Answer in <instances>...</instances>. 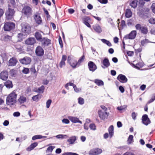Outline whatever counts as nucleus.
<instances>
[{"label": "nucleus", "instance_id": "nucleus-1", "mask_svg": "<svg viewBox=\"0 0 155 155\" xmlns=\"http://www.w3.org/2000/svg\"><path fill=\"white\" fill-rule=\"evenodd\" d=\"M17 95L15 92L10 94L6 98V104L8 105H13L16 102Z\"/></svg>", "mask_w": 155, "mask_h": 155}, {"label": "nucleus", "instance_id": "nucleus-2", "mask_svg": "<svg viewBox=\"0 0 155 155\" xmlns=\"http://www.w3.org/2000/svg\"><path fill=\"white\" fill-rule=\"evenodd\" d=\"M33 11L31 8L28 5H24L21 11V13L28 17L32 15Z\"/></svg>", "mask_w": 155, "mask_h": 155}, {"label": "nucleus", "instance_id": "nucleus-3", "mask_svg": "<svg viewBox=\"0 0 155 155\" xmlns=\"http://www.w3.org/2000/svg\"><path fill=\"white\" fill-rule=\"evenodd\" d=\"M10 7L11 6L8 5V9L5 13L6 18L8 20L13 19L14 15L15 13L14 9L11 8Z\"/></svg>", "mask_w": 155, "mask_h": 155}, {"label": "nucleus", "instance_id": "nucleus-4", "mask_svg": "<svg viewBox=\"0 0 155 155\" xmlns=\"http://www.w3.org/2000/svg\"><path fill=\"white\" fill-rule=\"evenodd\" d=\"M136 29L140 31L141 33L146 35L148 32L147 27L146 26H142L140 24H137L135 25Z\"/></svg>", "mask_w": 155, "mask_h": 155}, {"label": "nucleus", "instance_id": "nucleus-5", "mask_svg": "<svg viewBox=\"0 0 155 155\" xmlns=\"http://www.w3.org/2000/svg\"><path fill=\"white\" fill-rule=\"evenodd\" d=\"M68 62L73 69L79 66L77 61L73 59L71 56H68L67 59Z\"/></svg>", "mask_w": 155, "mask_h": 155}, {"label": "nucleus", "instance_id": "nucleus-6", "mask_svg": "<svg viewBox=\"0 0 155 155\" xmlns=\"http://www.w3.org/2000/svg\"><path fill=\"white\" fill-rule=\"evenodd\" d=\"M137 35V31L135 30L132 31L129 34L126 35L124 37L125 40L134 39Z\"/></svg>", "mask_w": 155, "mask_h": 155}, {"label": "nucleus", "instance_id": "nucleus-7", "mask_svg": "<svg viewBox=\"0 0 155 155\" xmlns=\"http://www.w3.org/2000/svg\"><path fill=\"white\" fill-rule=\"evenodd\" d=\"M15 27V24L12 22H7L5 23L4 28L5 31H9Z\"/></svg>", "mask_w": 155, "mask_h": 155}, {"label": "nucleus", "instance_id": "nucleus-8", "mask_svg": "<svg viewBox=\"0 0 155 155\" xmlns=\"http://www.w3.org/2000/svg\"><path fill=\"white\" fill-rule=\"evenodd\" d=\"M36 55L38 57H41L44 54V51L43 48L40 46H38L35 49Z\"/></svg>", "mask_w": 155, "mask_h": 155}, {"label": "nucleus", "instance_id": "nucleus-9", "mask_svg": "<svg viewBox=\"0 0 155 155\" xmlns=\"http://www.w3.org/2000/svg\"><path fill=\"white\" fill-rule=\"evenodd\" d=\"M102 64L101 67L104 69L107 68L110 65V63L108 59L105 57L104 59L101 61Z\"/></svg>", "mask_w": 155, "mask_h": 155}, {"label": "nucleus", "instance_id": "nucleus-10", "mask_svg": "<svg viewBox=\"0 0 155 155\" xmlns=\"http://www.w3.org/2000/svg\"><path fill=\"white\" fill-rule=\"evenodd\" d=\"M102 152L101 149L99 148L92 149L89 152V155H98L101 154Z\"/></svg>", "mask_w": 155, "mask_h": 155}, {"label": "nucleus", "instance_id": "nucleus-11", "mask_svg": "<svg viewBox=\"0 0 155 155\" xmlns=\"http://www.w3.org/2000/svg\"><path fill=\"white\" fill-rule=\"evenodd\" d=\"M141 119L142 123L146 126L148 125L151 123L147 114L143 115Z\"/></svg>", "mask_w": 155, "mask_h": 155}, {"label": "nucleus", "instance_id": "nucleus-12", "mask_svg": "<svg viewBox=\"0 0 155 155\" xmlns=\"http://www.w3.org/2000/svg\"><path fill=\"white\" fill-rule=\"evenodd\" d=\"M88 66L89 70L92 72L94 71L97 69V67L95 64L92 61L88 62Z\"/></svg>", "mask_w": 155, "mask_h": 155}, {"label": "nucleus", "instance_id": "nucleus-13", "mask_svg": "<svg viewBox=\"0 0 155 155\" xmlns=\"http://www.w3.org/2000/svg\"><path fill=\"white\" fill-rule=\"evenodd\" d=\"M19 61L21 63L27 65L30 63L31 60L30 57H25L23 58L20 59Z\"/></svg>", "mask_w": 155, "mask_h": 155}, {"label": "nucleus", "instance_id": "nucleus-14", "mask_svg": "<svg viewBox=\"0 0 155 155\" xmlns=\"http://www.w3.org/2000/svg\"><path fill=\"white\" fill-rule=\"evenodd\" d=\"M117 79L122 83H125L127 81V79L125 76L122 74H119L117 76Z\"/></svg>", "mask_w": 155, "mask_h": 155}, {"label": "nucleus", "instance_id": "nucleus-15", "mask_svg": "<svg viewBox=\"0 0 155 155\" xmlns=\"http://www.w3.org/2000/svg\"><path fill=\"white\" fill-rule=\"evenodd\" d=\"M8 77V73L6 71H4L0 74V78L3 80H6Z\"/></svg>", "mask_w": 155, "mask_h": 155}, {"label": "nucleus", "instance_id": "nucleus-16", "mask_svg": "<svg viewBox=\"0 0 155 155\" xmlns=\"http://www.w3.org/2000/svg\"><path fill=\"white\" fill-rule=\"evenodd\" d=\"M41 33H42L43 32L41 31H36L35 34V36L38 41H42L43 38H42V36L41 34Z\"/></svg>", "mask_w": 155, "mask_h": 155}, {"label": "nucleus", "instance_id": "nucleus-17", "mask_svg": "<svg viewBox=\"0 0 155 155\" xmlns=\"http://www.w3.org/2000/svg\"><path fill=\"white\" fill-rule=\"evenodd\" d=\"M68 118L71 122L73 123H79L81 124H82V122L79 120L78 118L76 117L69 116Z\"/></svg>", "mask_w": 155, "mask_h": 155}, {"label": "nucleus", "instance_id": "nucleus-18", "mask_svg": "<svg viewBox=\"0 0 155 155\" xmlns=\"http://www.w3.org/2000/svg\"><path fill=\"white\" fill-rule=\"evenodd\" d=\"M17 62V60L16 58L12 57L10 58L8 61V65L9 66H15Z\"/></svg>", "mask_w": 155, "mask_h": 155}, {"label": "nucleus", "instance_id": "nucleus-19", "mask_svg": "<svg viewBox=\"0 0 155 155\" xmlns=\"http://www.w3.org/2000/svg\"><path fill=\"white\" fill-rule=\"evenodd\" d=\"M35 39L34 38H30L25 41V43L28 45H32L35 43Z\"/></svg>", "mask_w": 155, "mask_h": 155}, {"label": "nucleus", "instance_id": "nucleus-20", "mask_svg": "<svg viewBox=\"0 0 155 155\" xmlns=\"http://www.w3.org/2000/svg\"><path fill=\"white\" fill-rule=\"evenodd\" d=\"M98 114L100 118L102 119H104L108 116V113L107 112H104L101 111H99Z\"/></svg>", "mask_w": 155, "mask_h": 155}, {"label": "nucleus", "instance_id": "nucleus-21", "mask_svg": "<svg viewBox=\"0 0 155 155\" xmlns=\"http://www.w3.org/2000/svg\"><path fill=\"white\" fill-rule=\"evenodd\" d=\"M83 23L88 28H91V26L89 23V21H90L91 19L88 17H87L84 18L83 19Z\"/></svg>", "mask_w": 155, "mask_h": 155}, {"label": "nucleus", "instance_id": "nucleus-22", "mask_svg": "<svg viewBox=\"0 0 155 155\" xmlns=\"http://www.w3.org/2000/svg\"><path fill=\"white\" fill-rule=\"evenodd\" d=\"M27 98L25 96L23 95H21L19 97L18 101L21 104L25 102Z\"/></svg>", "mask_w": 155, "mask_h": 155}, {"label": "nucleus", "instance_id": "nucleus-23", "mask_svg": "<svg viewBox=\"0 0 155 155\" xmlns=\"http://www.w3.org/2000/svg\"><path fill=\"white\" fill-rule=\"evenodd\" d=\"M131 65L132 67L135 68L137 69H140V68H142L143 66V64L142 62L138 63L136 64L131 63Z\"/></svg>", "mask_w": 155, "mask_h": 155}, {"label": "nucleus", "instance_id": "nucleus-24", "mask_svg": "<svg viewBox=\"0 0 155 155\" xmlns=\"http://www.w3.org/2000/svg\"><path fill=\"white\" fill-rule=\"evenodd\" d=\"M67 59V56L66 55H62L61 60L59 63V66L61 68L63 66H64L65 65V61Z\"/></svg>", "mask_w": 155, "mask_h": 155}, {"label": "nucleus", "instance_id": "nucleus-25", "mask_svg": "<svg viewBox=\"0 0 155 155\" xmlns=\"http://www.w3.org/2000/svg\"><path fill=\"white\" fill-rule=\"evenodd\" d=\"M23 31L25 33L29 34L30 32L31 28L29 25H26L22 28Z\"/></svg>", "mask_w": 155, "mask_h": 155}, {"label": "nucleus", "instance_id": "nucleus-26", "mask_svg": "<svg viewBox=\"0 0 155 155\" xmlns=\"http://www.w3.org/2000/svg\"><path fill=\"white\" fill-rule=\"evenodd\" d=\"M34 18L37 23L39 25L41 24L42 22V20L40 16L35 15L34 16Z\"/></svg>", "mask_w": 155, "mask_h": 155}, {"label": "nucleus", "instance_id": "nucleus-27", "mask_svg": "<svg viewBox=\"0 0 155 155\" xmlns=\"http://www.w3.org/2000/svg\"><path fill=\"white\" fill-rule=\"evenodd\" d=\"M38 145V143L37 142H34L31 143L29 147L27 148L26 150L28 151H30L33 150Z\"/></svg>", "mask_w": 155, "mask_h": 155}, {"label": "nucleus", "instance_id": "nucleus-28", "mask_svg": "<svg viewBox=\"0 0 155 155\" xmlns=\"http://www.w3.org/2000/svg\"><path fill=\"white\" fill-rule=\"evenodd\" d=\"M94 30L98 33H100L102 31V29L101 26L98 25L96 24L93 26Z\"/></svg>", "mask_w": 155, "mask_h": 155}, {"label": "nucleus", "instance_id": "nucleus-29", "mask_svg": "<svg viewBox=\"0 0 155 155\" xmlns=\"http://www.w3.org/2000/svg\"><path fill=\"white\" fill-rule=\"evenodd\" d=\"M137 0H131L130 4V5L132 8H135L137 5Z\"/></svg>", "mask_w": 155, "mask_h": 155}, {"label": "nucleus", "instance_id": "nucleus-30", "mask_svg": "<svg viewBox=\"0 0 155 155\" xmlns=\"http://www.w3.org/2000/svg\"><path fill=\"white\" fill-rule=\"evenodd\" d=\"M43 41L44 42L43 43V45L44 46H48L50 44H51V40L47 38H43Z\"/></svg>", "mask_w": 155, "mask_h": 155}, {"label": "nucleus", "instance_id": "nucleus-31", "mask_svg": "<svg viewBox=\"0 0 155 155\" xmlns=\"http://www.w3.org/2000/svg\"><path fill=\"white\" fill-rule=\"evenodd\" d=\"M132 15V12L131 10L129 9H127L125 12V16L127 18H130L131 17Z\"/></svg>", "mask_w": 155, "mask_h": 155}, {"label": "nucleus", "instance_id": "nucleus-32", "mask_svg": "<svg viewBox=\"0 0 155 155\" xmlns=\"http://www.w3.org/2000/svg\"><path fill=\"white\" fill-rule=\"evenodd\" d=\"M114 127L113 125H111L108 128V131L110 138H111L114 134Z\"/></svg>", "mask_w": 155, "mask_h": 155}, {"label": "nucleus", "instance_id": "nucleus-33", "mask_svg": "<svg viewBox=\"0 0 155 155\" xmlns=\"http://www.w3.org/2000/svg\"><path fill=\"white\" fill-rule=\"evenodd\" d=\"M76 140V137L75 136L71 137L68 140V141L70 144H73Z\"/></svg>", "mask_w": 155, "mask_h": 155}, {"label": "nucleus", "instance_id": "nucleus-34", "mask_svg": "<svg viewBox=\"0 0 155 155\" xmlns=\"http://www.w3.org/2000/svg\"><path fill=\"white\" fill-rule=\"evenodd\" d=\"M4 85L6 86L7 88H12L13 87L12 82L11 81L8 80L4 83Z\"/></svg>", "mask_w": 155, "mask_h": 155}, {"label": "nucleus", "instance_id": "nucleus-35", "mask_svg": "<svg viewBox=\"0 0 155 155\" xmlns=\"http://www.w3.org/2000/svg\"><path fill=\"white\" fill-rule=\"evenodd\" d=\"M44 89L45 87L44 86L42 85L38 88H35V91L39 93H43L44 91Z\"/></svg>", "mask_w": 155, "mask_h": 155}, {"label": "nucleus", "instance_id": "nucleus-36", "mask_svg": "<svg viewBox=\"0 0 155 155\" xmlns=\"http://www.w3.org/2000/svg\"><path fill=\"white\" fill-rule=\"evenodd\" d=\"M101 40L103 43L106 44L108 46L111 47L112 46V44L109 41L104 39H101Z\"/></svg>", "mask_w": 155, "mask_h": 155}, {"label": "nucleus", "instance_id": "nucleus-37", "mask_svg": "<svg viewBox=\"0 0 155 155\" xmlns=\"http://www.w3.org/2000/svg\"><path fill=\"white\" fill-rule=\"evenodd\" d=\"M133 136L132 135H130L127 139V143L128 144H130L131 143L134 142Z\"/></svg>", "mask_w": 155, "mask_h": 155}, {"label": "nucleus", "instance_id": "nucleus-38", "mask_svg": "<svg viewBox=\"0 0 155 155\" xmlns=\"http://www.w3.org/2000/svg\"><path fill=\"white\" fill-rule=\"evenodd\" d=\"M94 82L98 86L103 85L104 84V82L98 79L95 80Z\"/></svg>", "mask_w": 155, "mask_h": 155}, {"label": "nucleus", "instance_id": "nucleus-39", "mask_svg": "<svg viewBox=\"0 0 155 155\" xmlns=\"http://www.w3.org/2000/svg\"><path fill=\"white\" fill-rule=\"evenodd\" d=\"M56 138L58 139H63V138H66L68 137V136L66 135H63V134H59L57 135H56L55 136Z\"/></svg>", "mask_w": 155, "mask_h": 155}, {"label": "nucleus", "instance_id": "nucleus-40", "mask_svg": "<svg viewBox=\"0 0 155 155\" xmlns=\"http://www.w3.org/2000/svg\"><path fill=\"white\" fill-rule=\"evenodd\" d=\"M40 96V95L38 94L32 97V99L34 101H38L39 99L41 98V97H40L39 98V96Z\"/></svg>", "mask_w": 155, "mask_h": 155}, {"label": "nucleus", "instance_id": "nucleus-41", "mask_svg": "<svg viewBox=\"0 0 155 155\" xmlns=\"http://www.w3.org/2000/svg\"><path fill=\"white\" fill-rule=\"evenodd\" d=\"M85 59V56L84 55L82 56L78 60V62L79 65L81 63L83 62Z\"/></svg>", "mask_w": 155, "mask_h": 155}, {"label": "nucleus", "instance_id": "nucleus-42", "mask_svg": "<svg viewBox=\"0 0 155 155\" xmlns=\"http://www.w3.org/2000/svg\"><path fill=\"white\" fill-rule=\"evenodd\" d=\"M55 147L53 146H51L48 147L46 151V152H51L53 150L54 148Z\"/></svg>", "mask_w": 155, "mask_h": 155}, {"label": "nucleus", "instance_id": "nucleus-43", "mask_svg": "<svg viewBox=\"0 0 155 155\" xmlns=\"http://www.w3.org/2000/svg\"><path fill=\"white\" fill-rule=\"evenodd\" d=\"M78 103L81 104L82 105L84 103V100L83 98L80 97L78 98Z\"/></svg>", "mask_w": 155, "mask_h": 155}, {"label": "nucleus", "instance_id": "nucleus-44", "mask_svg": "<svg viewBox=\"0 0 155 155\" xmlns=\"http://www.w3.org/2000/svg\"><path fill=\"white\" fill-rule=\"evenodd\" d=\"M148 39H145L141 41V45L142 46H143L145 44L148 43Z\"/></svg>", "mask_w": 155, "mask_h": 155}, {"label": "nucleus", "instance_id": "nucleus-45", "mask_svg": "<svg viewBox=\"0 0 155 155\" xmlns=\"http://www.w3.org/2000/svg\"><path fill=\"white\" fill-rule=\"evenodd\" d=\"M11 38V36L8 35H6L4 36V39L5 41H10Z\"/></svg>", "mask_w": 155, "mask_h": 155}, {"label": "nucleus", "instance_id": "nucleus-46", "mask_svg": "<svg viewBox=\"0 0 155 155\" xmlns=\"http://www.w3.org/2000/svg\"><path fill=\"white\" fill-rule=\"evenodd\" d=\"M89 127L91 130H95L96 129V126L94 124H91L89 125Z\"/></svg>", "mask_w": 155, "mask_h": 155}, {"label": "nucleus", "instance_id": "nucleus-47", "mask_svg": "<svg viewBox=\"0 0 155 155\" xmlns=\"http://www.w3.org/2000/svg\"><path fill=\"white\" fill-rule=\"evenodd\" d=\"M22 72L25 74H28L29 72V68H24L22 71Z\"/></svg>", "mask_w": 155, "mask_h": 155}, {"label": "nucleus", "instance_id": "nucleus-48", "mask_svg": "<svg viewBox=\"0 0 155 155\" xmlns=\"http://www.w3.org/2000/svg\"><path fill=\"white\" fill-rule=\"evenodd\" d=\"M155 100V94H153L152 96L151 99L149 100L148 102V104L150 103L153 102Z\"/></svg>", "mask_w": 155, "mask_h": 155}, {"label": "nucleus", "instance_id": "nucleus-49", "mask_svg": "<svg viewBox=\"0 0 155 155\" xmlns=\"http://www.w3.org/2000/svg\"><path fill=\"white\" fill-rule=\"evenodd\" d=\"M52 101L51 100V99H49L48 100L46 103V107L47 108H48L50 106L51 103Z\"/></svg>", "mask_w": 155, "mask_h": 155}, {"label": "nucleus", "instance_id": "nucleus-50", "mask_svg": "<svg viewBox=\"0 0 155 155\" xmlns=\"http://www.w3.org/2000/svg\"><path fill=\"white\" fill-rule=\"evenodd\" d=\"M149 23L152 24H155V18H151L149 20Z\"/></svg>", "mask_w": 155, "mask_h": 155}, {"label": "nucleus", "instance_id": "nucleus-51", "mask_svg": "<svg viewBox=\"0 0 155 155\" xmlns=\"http://www.w3.org/2000/svg\"><path fill=\"white\" fill-rule=\"evenodd\" d=\"M145 3L144 0H139V4L140 7H143Z\"/></svg>", "mask_w": 155, "mask_h": 155}, {"label": "nucleus", "instance_id": "nucleus-52", "mask_svg": "<svg viewBox=\"0 0 155 155\" xmlns=\"http://www.w3.org/2000/svg\"><path fill=\"white\" fill-rule=\"evenodd\" d=\"M120 26L121 27L122 29L126 26L125 22L124 20H122L121 21Z\"/></svg>", "mask_w": 155, "mask_h": 155}, {"label": "nucleus", "instance_id": "nucleus-53", "mask_svg": "<svg viewBox=\"0 0 155 155\" xmlns=\"http://www.w3.org/2000/svg\"><path fill=\"white\" fill-rule=\"evenodd\" d=\"M41 135H36L33 136L32 138L33 140H35L36 139H40Z\"/></svg>", "mask_w": 155, "mask_h": 155}, {"label": "nucleus", "instance_id": "nucleus-54", "mask_svg": "<svg viewBox=\"0 0 155 155\" xmlns=\"http://www.w3.org/2000/svg\"><path fill=\"white\" fill-rule=\"evenodd\" d=\"M73 88L74 89V91L76 92H78L81 90V88H77L75 85H74Z\"/></svg>", "mask_w": 155, "mask_h": 155}, {"label": "nucleus", "instance_id": "nucleus-55", "mask_svg": "<svg viewBox=\"0 0 155 155\" xmlns=\"http://www.w3.org/2000/svg\"><path fill=\"white\" fill-rule=\"evenodd\" d=\"M62 121L63 123L65 124H68L70 123L69 120L67 119L64 118L62 120Z\"/></svg>", "mask_w": 155, "mask_h": 155}, {"label": "nucleus", "instance_id": "nucleus-56", "mask_svg": "<svg viewBox=\"0 0 155 155\" xmlns=\"http://www.w3.org/2000/svg\"><path fill=\"white\" fill-rule=\"evenodd\" d=\"M58 41L59 43V44L60 45L61 48H62L63 47V44L62 42V41L61 39V37H60L58 39Z\"/></svg>", "mask_w": 155, "mask_h": 155}, {"label": "nucleus", "instance_id": "nucleus-57", "mask_svg": "<svg viewBox=\"0 0 155 155\" xmlns=\"http://www.w3.org/2000/svg\"><path fill=\"white\" fill-rule=\"evenodd\" d=\"M137 115V113H135L134 112H133L131 116L132 118L134 120H135L136 118V116Z\"/></svg>", "mask_w": 155, "mask_h": 155}, {"label": "nucleus", "instance_id": "nucleus-58", "mask_svg": "<svg viewBox=\"0 0 155 155\" xmlns=\"http://www.w3.org/2000/svg\"><path fill=\"white\" fill-rule=\"evenodd\" d=\"M11 4L14 7H15L16 5V2L15 0H9Z\"/></svg>", "mask_w": 155, "mask_h": 155}, {"label": "nucleus", "instance_id": "nucleus-59", "mask_svg": "<svg viewBox=\"0 0 155 155\" xmlns=\"http://www.w3.org/2000/svg\"><path fill=\"white\" fill-rule=\"evenodd\" d=\"M100 3L102 4H106L108 2L107 0H97Z\"/></svg>", "mask_w": 155, "mask_h": 155}, {"label": "nucleus", "instance_id": "nucleus-60", "mask_svg": "<svg viewBox=\"0 0 155 155\" xmlns=\"http://www.w3.org/2000/svg\"><path fill=\"white\" fill-rule=\"evenodd\" d=\"M20 114L19 112H15L13 114V115L14 117H18L20 116Z\"/></svg>", "mask_w": 155, "mask_h": 155}, {"label": "nucleus", "instance_id": "nucleus-61", "mask_svg": "<svg viewBox=\"0 0 155 155\" xmlns=\"http://www.w3.org/2000/svg\"><path fill=\"white\" fill-rule=\"evenodd\" d=\"M43 9L44 11V12L45 13V14L47 15V17H50V16L49 14L48 11L45 8H43Z\"/></svg>", "mask_w": 155, "mask_h": 155}, {"label": "nucleus", "instance_id": "nucleus-62", "mask_svg": "<svg viewBox=\"0 0 155 155\" xmlns=\"http://www.w3.org/2000/svg\"><path fill=\"white\" fill-rule=\"evenodd\" d=\"M127 25L128 26H130L132 25L133 21L131 19H130L128 20L127 21Z\"/></svg>", "mask_w": 155, "mask_h": 155}, {"label": "nucleus", "instance_id": "nucleus-63", "mask_svg": "<svg viewBox=\"0 0 155 155\" xmlns=\"http://www.w3.org/2000/svg\"><path fill=\"white\" fill-rule=\"evenodd\" d=\"M126 108V107H124L123 106H120V107H117V109L120 111H121L122 110H124L125 109V108Z\"/></svg>", "mask_w": 155, "mask_h": 155}, {"label": "nucleus", "instance_id": "nucleus-64", "mask_svg": "<svg viewBox=\"0 0 155 155\" xmlns=\"http://www.w3.org/2000/svg\"><path fill=\"white\" fill-rule=\"evenodd\" d=\"M150 32L151 34H153L155 35V28H152L150 31Z\"/></svg>", "mask_w": 155, "mask_h": 155}]
</instances>
